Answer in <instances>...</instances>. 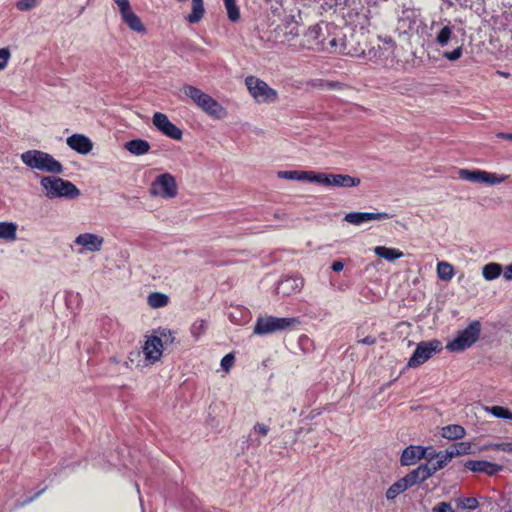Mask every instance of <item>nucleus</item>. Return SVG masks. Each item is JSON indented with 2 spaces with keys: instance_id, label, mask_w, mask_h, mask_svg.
<instances>
[{
  "instance_id": "f257e3e1",
  "label": "nucleus",
  "mask_w": 512,
  "mask_h": 512,
  "mask_svg": "<svg viewBox=\"0 0 512 512\" xmlns=\"http://www.w3.org/2000/svg\"><path fill=\"white\" fill-rule=\"evenodd\" d=\"M40 185L48 199H76L80 190L70 181L57 176H41Z\"/></svg>"
},
{
  "instance_id": "f03ea898",
  "label": "nucleus",
  "mask_w": 512,
  "mask_h": 512,
  "mask_svg": "<svg viewBox=\"0 0 512 512\" xmlns=\"http://www.w3.org/2000/svg\"><path fill=\"white\" fill-rule=\"evenodd\" d=\"M301 323L298 317L259 316L256 319L253 333L258 336L291 331Z\"/></svg>"
},
{
  "instance_id": "7ed1b4c3",
  "label": "nucleus",
  "mask_w": 512,
  "mask_h": 512,
  "mask_svg": "<svg viewBox=\"0 0 512 512\" xmlns=\"http://www.w3.org/2000/svg\"><path fill=\"white\" fill-rule=\"evenodd\" d=\"M21 161L29 168L51 174L63 173V165L51 154L41 150H28L20 156Z\"/></svg>"
},
{
  "instance_id": "20e7f679",
  "label": "nucleus",
  "mask_w": 512,
  "mask_h": 512,
  "mask_svg": "<svg viewBox=\"0 0 512 512\" xmlns=\"http://www.w3.org/2000/svg\"><path fill=\"white\" fill-rule=\"evenodd\" d=\"M481 327L479 320L472 321L465 329L459 331L453 340L448 342L446 348L451 352H460L470 348L479 339Z\"/></svg>"
},
{
  "instance_id": "39448f33",
  "label": "nucleus",
  "mask_w": 512,
  "mask_h": 512,
  "mask_svg": "<svg viewBox=\"0 0 512 512\" xmlns=\"http://www.w3.org/2000/svg\"><path fill=\"white\" fill-rule=\"evenodd\" d=\"M245 85L252 97L259 103H273L278 99L277 91L255 76L246 77Z\"/></svg>"
},
{
  "instance_id": "423d86ee",
  "label": "nucleus",
  "mask_w": 512,
  "mask_h": 512,
  "mask_svg": "<svg viewBox=\"0 0 512 512\" xmlns=\"http://www.w3.org/2000/svg\"><path fill=\"white\" fill-rule=\"evenodd\" d=\"M442 346L439 340L420 342L412 356L409 358L407 367L416 368L428 361L435 353L441 351Z\"/></svg>"
},
{
  "instance_id": "0eeeda50",
  "label": "nucleus",
  "mask_w": 512,
  "mask_h": 512,
  "mask_svg": "<svg viewBox=\"0 0 512 512\" xmlns=\"http://www.w3.org/2000/svg\"><path fill=\"white\" fill-rule=\"evenodd\" d=\"M315 183L324 186H333L341 188L356 187L360 184L361 180L358 177H353L347 174H333L318 172L317 177L314 178Z\"/></svg>"
},
{
  "instance_id": "6e6552de",
  "label": "nucleus",
  "mask_w": 512,
  "mask_h": 512,
  "mask_svg": "<svg viewBox=\"0 0 512 512\" xmlns=\"http://www.w3.org/2000/svg\"><path fill=\"white\" fill-rule=\"evenodd\" d=\"M151 193L160 194L163 198H174L178 193L175 177L170 173L160 174L151 185Z\"/></svg>"
},
{
  "instance_id": "1a4fd4ad",
  "label": "nucleus",
  "mask_w": 512,
  "mask_h": 512,
  "mask_svg": "<svg viewBox=\"0 0 512 512\" xmlns=\"http://www.w3.org/2000/svg\"><path fill=\"white\" fill-rule=\"evenodd\" d=\"M152 123L165 136L173 140H181L183 136L182 130L173 124L168 116L161 112H155L152 117Z\"/></svg>"
},
{
  "instance_id": "9d476101",
  "label": "nucleus",
  "mask_w": 512,
  "mask_h": 512,
  "mask_svg": "<svg viewBox=\"0 0 512 512\" xmlns=\"http://www.w3.org/2000/svg\"><path fill=\"white\" fill-rule=\"evenodd\" d=\"M304 37L306 42L305 46L308 49L315 51H324L329 49L326 45L322 24H316L309 27Z\"/></svg>"
},
{
  "instance_id": "9b49d317",
  "label": "nucleus",
  "mask_w": 512,
  "mask_h": 512,
  "mask_svg": "<svg viewBox=\"0 0 512 512\" xmlns=\"http://www.w3.org/2000/svg\"><path fill=\"white\" fill-rule=\"evenodd\" d=\"M142 349L148 363L154 364L161 359L164 343L161 337L154 333V335L147 337Z\"/></svg>"
},
{
  "instance_id": "f8f14e48",
  "label": "nucleus",
  "mask_w": 512,
  "mask_h": 512,
  "mask_svg": "<svg viewBox=\"0 0 512 512\" xmlns=\"http://www.w3.org/2000/svg\"><path fill=\"white\" fill-rule=\"evenodd\" d=\"M393 215L386 212H350L345 214L344 221L353 224V225H361L365 222L372 220H386L392 218Z\"/></svg>"
},
{
  "instance_id": "ddd939ff",
  "label": "nucleus",
  "mask_w": 512,
  "mask_h": 512,
  "mask_svg": "<svg viewBox=\"0 0 512 512\" xmlns=\"http://www.w3.org/2000/svg\"><path fill=\"white\" fill-rule=\"evenodd\" d=\"M303 287V279L300 277L286 276L283 277L276 287V293L282 297L290 296L291 294L300 291Z\"/></svg>"
},
{
  "instance_id": "4468645a",
  "label": "nucleus",
  "mask_w": 512,
  "mask_h": 512,
  "mask_svg": "<svg viewBox=\"0 0 512 512\" xmlns=\"http://www.w3.org/2000/svg\"><path fill=\"white\" fill-rule=\"evenodd\" d=\"M464 467L475 473H485L493 476L502 470V466L486 461V460H468L464 463Z\"/></svg>"
},
{
  "instance_id": "2eb2a0df",
  "label": "nucleus",
  "mask_w": 512,
  "mask_h": 512,
  "mask_svg": "<svg viewBox=\"0 0 512 512\" xmlns=\"http://www.w3.org/2000/svg\"><path fill=\"white\" fill-rule=\"evenodd\" d=\"M199 108L214 119H223L227 115V110L208 94L204 97V101L201 102Z\"/></svg>"
},
{
  "instance_id": "dca6fc26",
  "label": "nucleus",
  "mask_w": 512,
  "mask_h": 512,
  "mask_svg": "<svg viewBox=\"0 0 512 512\" xmlns=\"http://www.w3.org/2000/svg\"><path fill=\"white\" fill-rule=\"evenodd\" d=\"M424 446L421 445H409L404 448L400 456L401 466H412L425 457Z\"/></svg>"
},
{
  "instance_id": "f3484780",
  "label": "nucleus",
  "mask_w": 512,
  "mask_h": 512,
  "mask_svg": "<svg viewBox=\"0 0 512 512\" xmlns=\"http://www.w3.org/2000/svg\"><path fill=\"white\" fill-rule=\"evenodd\" d=\"M75 244L81 245L85 250L98 252L101 250L104 239L93 233H82L75 238Z\"/></svg>"
},
{
  "instance_id": "a211bd4d",
  "label": "nucleus",
  "mask_w": 512,
  "mask_h": 512,
  "mask_svg": "<svg viewBox=\"0 0 512 512\" xmlns=\"http://www.w3.org/2000/svg\"><path fill=\"white\" fill-rule=\"evenodd\" d=\"M67 145L80 154H88L92 148V141L83 134H73L66 140Z\"/></svg>"
},
{
  "instance_id": "6ab92c4d",
  "label": "nucleus",
  "mask_w": 512,
  "mask_h": 512,
  "mask_svg": "<svg viewBox=\"0 0 512 512\" xmlns=\"http://www.w3.org/2000/svg\"><path fill=\"white\" fill-rule=\"evenodd\" d=\"M432 476L427 464H420L415 469L411 470L404 477L408 481L410 487L423 483Z\"/></svg>"
},
{
  "instance_id": "aec40b11",
  "label": "nucleus",
  "mask_w": 512,
  "mask_h": 512,
  "mask_svg": "<svg viewBox=\"0 0 512 512\" xmlns=\"http://www.w3.org/2000/svg\"><path fill=\"white\" fill-rule=\"evenodd\" d=\"M278 178L297 181H309L315 183L314 178L317 177L318 172L315 171H301V170H284L277 173Z\"/></svg>"
},
{
  "instance_id": "412c9836",
  "label": "nucleus",
  "mask_w": 512,
  "mask_h": 512,
  "mask_svg": "<svg viewBox=\"0 0 512 512\" xmlns=\"http://www.w3.org/2000/svg\"><path fill=\"white\" fill-rule=\"evenodd\" d=\"M124 147L131 154L136 155V156L144 155V154L148 153L150 150L149 142L144 139H140V138L127 141L124 144Z\"/></svg>"
},
{
  "instance_id": "4be33fe9",
  "label": "nucleus",
  "mask_w": 512,
  "mask_h": 512,
  "mask_svg": "<svg viewBox=\"0 0 512 512\" xmlns=\"http://www.w3.org/2000/svg\"><path fill=\"white\" fill-rule=\"evenodd\" d=\"M466 431L463 426L458 424H450L442 427L441 436L448 440H458L465 436Z\"/></svg>"
},
{
  "instance_id": "5701e85b",
  "label": "nucleus",
  "mask_w": 512,
  "mask_h": 512,
  "mask_svg": "<svg viewBox=\"0 0 512 512\" xmlns=\"http://www.w3.org/2000/svg\"><path fill=\"white\" fill-rule=\"evenodd\" d=\"M122 21L134 32H137L140 34H145L147 32V29H146L145 25L143 24L142 20L134 12H131V13L123 16Z\"/></svg>"
},
{
  "instance_id": "b1692460",
  "label": "nucleus",
  "mask_w": 512,
  "mask_h": 512,
  "mask_svg": "<svg viewBox=\"0 0 512 512\" xmlns=\"http://www.w3.org/2000/svg\"><path fill=\"white\" fill-rule=\"evenodd\" d=\"M409 488L411 487L408 481L405 477H402L388 488L386 491V498L387 500H394L399 494L405 492Z\"/></svg>"
},
{
  "instance_id": "393cba45",
  "label": "nucleus",
  "mask_w": 512,
  "mask_h": 512,
  "mask_svg": "<svg viewBox=\"0 0 512 512\" xmlns=\"http://www.w3.org/2000/svg\"><path fill=\"white\" fill-rule=\"evenodd\" d=\"M435 459L431 463H426L432 475L443 469L452 460V457L448 451L444 450L440 451V455Z\"/></svg>"
},
{
  "instance_id": "a878e982",
  "label": "nucleus",
  "mask_w": 512,
  "mask_h": 512,
  "mask_svg": "<svg viewBox=\"0 0 512 512\" xmlns=\"http://www.w3.org/2000/svg\"><path fill=\"white\" fill-rule=\"evenodd\" d=\"M374 252L378 257L386 259L387 261H394L403 256V252H401L399 249L385 246H377L374 249Z\"/></svg>"
},
{
  "instance_id": "bb28decb",
  "label": "nucleus",
  "mask_w": 512,
  "mask_h": 512,
  "mask_svg": "<svg viewBox=\"0 0 512 512\" xmlns=\"http://www.w3.org/2000/svg\"><path fill=\"white\" fill-rule=\"evenodd\" d=\"M204 13L203 0H192V12L186 17V20L191 24L198 23L203 18Z\"/></svg>"
},
{
  "instance_id": "cd10ccee",
  "label": "nucleus",
  "mask_w": 512,
  "mask_h": 512,
  "mask_svg": "<svg viewBox=\"0 0 512 512\" xmlns=\"http://www.w3.org/2000/svg\"><path fill=\"white\" fill-rule=\"evenodd\" d=\"M182 91L198 107L200 106L201 102L204 101V97L207 95L202 90L192 85H184L182 87Z\"/></svg>"
},
{
  "instance_id": "c85d7f7f",
  "label": "nucleus",
  "mask_w": 512,
  "mask_h": 512,
  "mask_svg": "<svg viewBox=\"0 0 512 512\" xmlns=\"http://www.w3.org/2000/svg\"><path fill=\"white\" fill-rule=\"evenodd\" d=\"M17 236V225L13 222H0V239L13 241Z\"/></svg>"
},
{
  "instance_id": "c756f323",
  "label": "nucleus",
  "mask_w": 512,
  "mask_h": 512,
  "mask_svg": "<svg viewBox=\"0 0 512 512\" xmlns=\"http://www.w3.org/2000/svg\"><path fill=\"white\" fill-rule=\"evenodd\" d=\"M249 311L242 307H235L228 313L229 320L237 325H243L248 321Z\"/></svg>"
},
{
  "instance_id": "7c9ffc66",
  "label": "nucleus",
  "mask_w": 512,
  "mask_h": 512,
  "mask_svg": "<svg viewBox=\"0 0 512 512\" xmlns=\"http://www.w3.org/2000/svg\"><path fill=\"white\" fill-rule=\"evenodd\" d=\"M471 443L470 442H457L451 445L446 451H448L451 457L467 455L471 453Z\"/></svg>"
},
{
  "instance_id": "2f4dec72",
  "label": "nucleus",
  "mask_w": 512,
  "mask_h": 512,
  "mask_svg": "<svg viewBox=\"0 0 512 512\" xmlns=\"http://www.w3.org/2000/svg\"><path fill=\"white\" fill-rule=\"evenodd\" d=\"M484 171L482 170H468L461 169L459 171V177L463 180L474 182V183H483Z\"/></svg>"
},
{
  "instance_id": "473e14b6",
  "label": "nucleus",
  "mask_w": 512,
  "mask_h": 512,
  "mask_svg": "<svg viewBox=\"0 0 512 512\" xmlns=\"http://www.w3.org/2000/svg\"><path fill=\"white\" fill-rule=\"evenodd\" d=\"M502 273V266L498 263H488L482 269L483 277L488 280L498 278Z\"/></svg>"
},
{
  "instance_id": "72a5a7b5",
  "label": "nucleus",
  "mask_w": 512,
  "mask_h": 512,
  "mask_svg": "<svg viewBox=\"0 0 512 512\" xmlns=\"http://www.w3.org/2000/svg\"><path fill=\"white\" fill-rule=\"evenodd\" d=\"M437 276L443 281H450L454 276V267L448 262H439L437 264Z\"/></svg>"
},
{
  "instance_id": "f704fd0d",
  "label": "nucleus",
  "mask_w": 512,
  "mask_h": 512,
  "mask_svg": "<svg viewBox=\"0 0 512 512\" xmlns=\"http://www.w3.org/2000/svg\"><path fill=\"white\" fill-rule=\"evenodd\" d=\"M147 302L152 308H161L168 304L169 298L166 294L160 292H152L149 294Z\"/></svg>"
},
{
  "instance_id": "c9c22d12",
  "label": "nucleus",
  "mask_w": 512,
  "mask_h": 512,
  "mask_svg": "<svg viewBox=\"0 0 512 512\" xmlns=\"http://www.w3.org/2000/svg\"><path fill=\"white\" fill-rule=\"evenodd\" d=\"M400 27L405 31L412 30L416 24L414 11L405 10L399 18Z\"/></svg>"
},
{
  "instance_id": "e433bc0d",
  "label": "nucleus",
  "mask_w": 512,
  "mask_h": 512,
  "mask_svg": "<svg viewBox=\"0 0 512 512\" xmlns=\"http://www.w3.org/2000/svg\"><path fill=\"white\" fill-rule=\"evenodd\" d=\"M154 333L161 337L162 342L164 343V349L168 348L169 345H172L176 342V337L174 331L168 328H158L154 330Z\"/></svg>"
},
{
  "instance_id": "4c0bfd02",
  "label": "nucleus",
  "mask_w": 512,
  "mask_h": 512,
  "mask_svg": "<svg viewBox=\"0 0 512 512\" xmlns=\"http://www.w3.org/2000/svg\"><path fill=\"white\" fill-rule=\"evenodd\" d=\"M223 2L227 10L228 19L231 22H237L240 19V10L236 0H223Z\"/></svg>"
},
{
  "instance_id": "58836bf2",
  "label": "nucleus",
  "mask_w": 512,
  "mask_h": 512,
  "mask_svg": "<svg viewBox=\"0 0 512 512\" xmlns=\"http://www.w3.org/2000/svg\"><path fill=\"white\" fill-rule=\"evenodd\" d=\"M458 508L463 510H475L479 506V502L475 497H462L455 500Z\"/></svg>"
},
{
  "instance_id": "ea45409f",
  "label": "nucleus",
  "mask_w": 512,
  "mask_h": 512,
  "mask_svg": "<svg viewBox=\"0 0 512 512\" xmlns=\"http://www.w3.org/2000/svg\"><path fill=\"white\" fill-rule=\"evenodd\" d=\"M451 36H452V29H451V27L450 26H444L437 33L436 42L441 47H444V46H446L449 43V41L451 39Z\"/></svg>"
},
{
  "instance_id": "a19ab883",
  "label": "nucleus",
  "mask_w": 512,
  "mask_h": 512,
  "mask_svg": "<svg viewBox=\"0 0 512 512\" xmlns=\"http://www.w3.org/2000/svg\"><path fill=\"white\" fill-rule=\"evenodd\" d=\"M207 329V322L203 319L195 321L191 327H190V333L195 338V340H198L206 331Z\"/></svg>"
},
{
  "instance_id": "79ce46f5",
  "label": "nucleus",
  "mask_w": 512,
  "mask_h": 512,
  "mask_svg": "<svg viewBox=\"0 0 512 512\" xmlns=\"http://www.w3.org/2000/svg\"><path fill=\"white\" fill-rule=\"evenodd\" d=\"M487 410L497 418L512 419V412L508 408L502 406H492L487 408Z\"/></svg>"
},
{
  "instance_id": "37998d69",
  "label": "nucleus",
  "mask_w": 512,
  "mask_h": 512,
  "mask_svg": "<svg viewBox=\"0 0 512 512\" xmlns=\"http://www.w3.org/2000/svg\"><path fill=\"white\" fill-rule=\"evenodd\" d=\"M39 4L38 0H18L16 2V8L19 11H30Z\"/></svg>"
},
{
  "instance_id": "c03bdc74",
  "label": "nucleus",
  "mask_w": 512,
  "mask_h": 512,
  "mask_svg": "<svg viewBox=\"0 0 512 512\" xmlns=\"http://www.w3.org/2000/svg\"><path fill=\"white\" fill-rule=\"evenodd\" d=\"M483 178H484L483 183L494 185V184H499V183L503 182L506 177H500L495 173H489V172L484 171Z\"/></svg>"
},
{
  "instance_id": "a18cd8bd",
  "label": "nucleus",
  "mask_w": 512,
  "mask_h": 512,
  "mask_svg": "<svg viewBox=\"0 0 512 512\" xmlns=\"http://www.w3.org/2000/svg\"><path fill=\"white\" fill-rule=\"evenodd\" d=\"M462 53H463L462 46H458L453 51L444 52L443 57L448 59L449 61H456L462 56Z\"/></svg>"
},
{
  "instance_id": "49530a36",
  "label": "nucleus",
  "mask_w": 512,
  "mask_h": 512,
  "mask_svg": "<svg viewBox=\"0 0 512 512\" xmlns=\"http://www.w3.org/2000/svg\"><path fill=\"white\" fill-rule=\"evenodd\" d=\"M115 3L117 4L118 8H119V11H120V14H121V18L131 12L132 9H131V6H130V2L129 0H114Z\"/></svg>"
},
{
  "instance_id": "de8ad7c7",
  "label": "nucleus",
  "mask_w": 512,
  "mask_h": 512,
  "mask_svg": "<svg viewBox=\"0 0 512 512\" xmlns=\"http://www.w3.org/2000/svg\"><path fill=\"white\" fill-rule=\"evenodd\" d=\"M235 362V357L232 353L226 354L221 360V367L224 371H229Z\"/></svg>"
},
{
  "instance_id": "09e8293b",
  "label": "nucleus",
  "mask_w": 512,
  "mask_h": 512,
  "mask_svg": "<svg viewBox=\"0 0 512 512\" xmlns=\"http://www.w3.org/2000/svg\"><path fill=\"white\" fill-rule=\"evenodd\" d=\"M424 450L425 457H422V459L426 460L427 463H431L440 455V451H436L433 447H424Z\"/></svg>"
},
{
  "instance_id": "8fccbe9b",
  "label": "nucleus",
  "mask_w": 512,
  "mask_h": 512,
  "mask_svg": "<svg viewBox=\"0 0 512 512\" xmlns=\"http://www.w3.org/2000/svg\"><path fill=\"white\" fill-rule=\"evenodd\" d=\"M270 428L264 423L257 422L253 427V433L258 434L259 436H267Z\"/></svg>"
},
{
  "instance_id": "3c124183",
  "label": "nucleus",
  "mask_w": 512,
  "mask_h": 512,
  "mask_svg": "<svg viewBox=\"0 0 512 512\" xmlns=\"http://www.w3.org/2000/svg\"><path fill=\"white\" fill-rule=\"evenodd\" d=\"M11 54L8 48L0 49V70L4 69L9 61Z\"/></svg>"
},
{
  "instance_id": "603ef678",
  "label": "nucleus",
  "mask_w": 512,
  "mask_h": 512,
  "mask_svg": "<svg viewBox=\"0 0 512 512\" xmlns=\"http://www.w3.org/2000/svg\"><path fill=\"white\" fill-rule=\"evenodd\" d=\"M433 512H453V510L450 503L439 502L433 507Z\"/></svg>"
},
{
  "instance_id": "864d4df0",
  "label": "nucleus",
  "mask_w": 512,
  "mask_h": 512,
  "mask_svg": "<svg viewBox=\"0 0 512 512\" xmlns=\"http://www.w3.org/2000/svg\"><path fill=\"white\" fill-rule=\"evenodd\" d=\"M493 447L497 450H503L507 452H512V443L506 442V443H496L493 445Z\"/></svg>"
},
{
  "instance_id": "5fc2aeb1",
  "label": "nucleus",
  "mask_w": 512,
  "mask_h": 512,
  "mask_svg": "<svg viewBox=\"0 0 512 512\" xmlns=\"http://www.w3.org/2000/svg\"><path fill=\"white\" fill-rule=\"evenodd\" d=\"M247 442H248V447L252 446L254 448H258L262 444V441L260 440V438L259 437H255L254 438L252 436V433L249 435V438H248Z\"/></svg>"
},
{
  "instance_id": "6e6d98bb",
  "label": "nucleus",
  "mask_w": 512,
  "mask_h": 512,
  "mask_svg": "<svg viewBox=\"0 0 512 512\" xmlns=\"http://www.w3.org/2000/svg\"><path fill=\"white\" fill-rule=\"evenodd\" d=\"M358 343L364 345H374L376 343V338L373 336H366L363 339L358 340Z\"/></svg>"
},
{
  "instance_id": "4d7b16f0",
  "label": "nucleus",
  "mask_w": 512,
  "mask_h": 512,
  "mask_svg": "<svg viewBox=\"0 0 512 512\" xmlns=\"http://www.w3.org/2000/svg\"><path fill=\"white\" fill-rule=\"evenodd\" d=\"M344 268V264L341 260H336L332 263L331 265V269L334 271V272H340L342 271Z\"/></svg>"
},
{
  "instance_id": "13d9d810",
  "label": "nucleus",
  "mask_w": 512,
  "mask_h": 512,
  "mask_svg": "<svg viewBox=\"0 0 512 512\" xmlns=\"http://www.w3.org/2000/svg\"><path fill=\"white\" fill-rule=\"evenodd\" d=\"M503 276L506 280H512V263L505 266Z\"/></svg>"
},
{
  "instance_id": "bf43d9fd",
  "label": "nucleus",
  "mask_w": 512,
  "mask_h": 512,
  "mask_svg": "<svg viewBox=\"0 0 512 512\" xmlns=\"http://www.w3.org/2000/svg\"><path fill=\"white\" fill-rule=\"evenodd\" d=\"M46 488H43L41 489L40 491H38L37 493H35L33 496L25 499L22 503V505H25V504H28V503H31L33 500H35L36 498H38L44 491H45Z\"/></svg>"
},
{
  "instance_id": "052dcab7",
  "label": "nucleus",
  "mask_w": 512,
  "mask_h": 512,
  "mask_svg": "<svg viewBox=\"0 0 512 512\" xmlns=\"http://www.w3.org/2000/svg\"><path fill=\"white\" fill-rule=\"evenodd\" d=\"M326 45L329 48L327 51L332 52V51L336 50V48H337V39L336 38L330 39L328 42H326Z\"/></svg>"
},
{
  "instance_id": "680f3d73",
  "label": "nucleus",
  "mask_w": 512,
  "mask_h": 512,
  "mask_svg": "<svg viewBox=\"0 0 512 512\" xmlns=\"http://www.w3.org/2000/svg\"><path fill=\"white\" fill-rule=\"evenodd\" d=\"M367 55L369 59L381 57V55H378L377 51L374 48L370 49Z\"/></svg>"
},
{
  "instance_id": "e2e57ef3",
  "label": "nucleus",
  "mask_w": 512,
  "mask_h": 512,
  "mask_svg": "<svg viewBox=\"0 0 512 512\" xmlns=\"http://www.w3.org/2000/svg\"><path fill=\"white\" fill-rule=\"evenodd\" d=\"M285 216H286L285 213H279V212L274 213L275 219L283 220L285 218Z\"/></svg>"
},
{
  "instance_id": "0e129e2a",
  "label": "nucleus",
  "mask_w": 512,
  "mask_h": 512,
  "mask_svg": "<svg viewBox=\"0 0 512 512\" xmlns=\"http://www.w3.org/2000/svg\"><path fill=\"white\" fill-rule=\"evenodd\" d=\"M498 136L503 137L508 140H512V133H499Z\"/></svg>"
},
{
  "instance_id": "69168bd1",
  "label": "nucleus",
  "mask_w": 512,
  "mask_h": 512,
  "mask_svg": "<svg viewBox=\"0 0 512 512\" xmlns=\"http://www.w3.org/2000/svg\"><path fill=\"white\" fill-rule=\"evenodd\" d=\"M496 73L500 76H503V77H509L510 76V73L509 72H503V71H496Z\"/></svg>"
},
{
  "instance_id": "338daca9",
  "label": "nucleus",
  "mask_w": 512,
  "mask_h": 512,
  "mask_svg": "<svg viewBox=\"0 0 512 512\" xmlns=\"http://www.w3.org/2000/svg\"><path fill=\"white\" fill-rule=\"evenodd\" d=\"M385 43H386V44H388V45H390V47H391V48H393V47H394V45H395V42H394L391 38H389L388 40H386V42H385Z\"/></svg>"
},
{
  "instance_id": "774afa93",
  "label": "nucleus",
  "mask_w": 512,
  "mask_h": 512,
  "mask_svg": "<svg viewBox=\"0 0 512 512\" xmlns=\"http://www.w3.org/2000/svg\"><path fill=\"white\" fill-rule=\"evenodd\" d=\"M208 512H226V511L218 509V508H213L212 510H209Z\"/></svg>"
}]
</instances>
